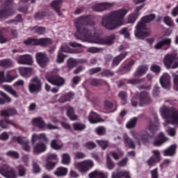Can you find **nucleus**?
I'll return each mask as SVG.
<instances>
[{
  "label": "nucleus",
  "mask_w": 178,
  "mask_h": 178,
  "mask_svg": "<svg viewBox=\"0 0 178 178\" xmlns=\"http://www.w3.org/2000/svg\"><path fill=\"white\" fill-rule=\"evenodd\" d=\"M95 23L90 21L88 16H82L74 19V25L76 29L75 37L79 40H83L92 44L99 45H112L116 38L115 34L106 38L94 37L97 34V29L94 27Z\"/></svg>",
  "instance_id": "nucleus-1"
},
{
  "label": "nucleus",
  "mask_w": 178,
  "mask_h": 178,
  "mask_svg": "<svg viewBox=\"0 0 178 178\" xmlns=\"http://www.w3.org/2000/svg\"><path fill=\"white\" fill-rule=\"evenodd\" d=\"M128 12V10L123 8L113 11L109 15L102 18V25L108 30H115L118 26H123V17L127 15Z\"/></svg>",
  "instance_id": "nucleus-2"
},
{
  "label": "nucleus",
  "mask_w": 178,
  "mask_h": 178,
  "mask_svg": "<svg viewBox=\"0 0 178 178\" xmlns=\"http://www.w3.org/2000/svg\"><path fill=\"white\" fill-rule=\"evenodd\" d=\"M154 19H155L154 14H150L141 18L140 22L136 26L135 35L136 38L143 40L145 37L151 35V30L147 28V24H145L152 22Z\"/></svg>",
  "instance_id": "nucleus-3"
},
{
  "label": "nucleus",
  "mask_w": 178,
  "mask_h": 178,
  "mask_svg": "<svg viewBox=\"0 0 178 178\" xmlns=\"http://www.w3.org/2000/svg\"><path fill=\"white\" fill-rule=\"evenodd\" d=\"M157 129L158 126L150 124L145 131L141 132L140 135L134 131H131V134L135 143H136L138 145H141L142 143H147L149 138H152V137H154V133L156 131Z\"/></svg>",
  "instance_id": "nucleus-4"
},
{
  "label": "nucleus",
  "mask_w": 178,
  "mask_h": 178,
  "mask_svg": "<svg viewBox=\"0 0 178 178\" xmlns=\"http://www.w3.org/2000/svg\"><path fill=\"white\" fill-rule=\"evenodd\" d=\"M160 113L165 119L164 127H166L167 124H178V110L164 106L160 109Z\"/></svg>",
  "instance_id": "nucleus-5"
},
{
  "label": "nucleus",
  "mask_w": 178,
  "mask_h": 178,
  "mask_svg": "<svg viewBox=\"0 0 178 178\" xmlns=\"http://www.w3.org/2000/svg\"><path fill=\"white\" fill-rule=\"evenodd\" d=\"M164 66L167 69H177L178 67V57L176 54H168L164 56L163 60Z\"/></svg>",
  "instance_id": "nucleus-6"
},
{
  "label": "nucleus",
  "mask_w": 178,
  "mask_h": 178,
  "mask_svg": "<svg viewBox=\"0 0 178 178\" xmlns=\"http://www.w3.org/2000/svg\"><path fill=\"white\" fill-rule=\"evenodd\" d=\"M74 166L75 169L80 172V173L86 175L91 168H93L94 161H92V160L87 159L83 161L74 163Z\"/></svg>",
  "instance_id": "nucleus-7"
},
{
  "label": "nucleus",
  "mask_w": 178,
  "mask_h": 178,
  "mask_svg": "<svg viewBox=\"0 0 178 178\" xmlns=\"http://www.w3.org/2000/svg\"><path fill=\"white\" fill-rule=\"evenodd\" d=\"M13 1L12 0H8L4 6L2 7V10L0 11V19H6L9 16H12L13 13H15L13 10Z\"/></svg>",
  "instance_id": "nucleus-8"
},
{
  "label": "nucleus",
  "mask_w": 178,
  "mask_h": 178,
  "mask_svg": "<svg viewBox=\"0 0 178 178\" xmlns=\"http://www.w3.org/2000/svg\"><path fill=\"white\" fill-rule=\"evenodd\" d=\"M24 42L25 45H40V47H47V45L52 44V40L47 38L40 39L29 38Z\"/></svg>",
  "instance_id": "nucleus-9"
},
{
  "label": "nucleus",
  "mask_w": 178,
  "mask_h": 178,
  "mask_svg": "<svg viewBox=\"0 0 178 178\" xmlns=\"http://www.w3.org/2000/svg\"><path fill=\"white\" fill-rule=\"evenodd\" d=\"M0 175L6 178H17V175H16L15 168L10 167L8 165H3L0 168Z\"/></svg>",
  "instance_id": "nucleus-10"
},
{
  "label": "nucleus",
  "mask_w": 178,
  "mask_h": 178,
  "mask_svg": "<svg viewBox=\"0 0 178 178\" xmlns=\"http://www.w3.org/2000/svg\"><path fill=\"white\" fill-rule=\"evenodd\" d=\"M32 83L29 86L30 92H40L41 91V81L38 77L35 76L31 79Z\"/></svg>",
  "instance_id": "nucleus-11"
},
{
  "label": "nucleus",
  "mask_w": 178,
  "mask_h": 178,
  "mask_svg": "<svg viewBox=\"0 0 178 178\" xmlns=\"http://www.w3.org/2000/svg\"><path fill=\"white\" fill-rule=\"evenodd\" d=\"M12 140L22 145V148L24 151L29 152L30 151V146L29 145V140L26 137L13 136Z\"/></svg>",
  "instance_id": "nucleus-12"
},
{
  "label": "nucleus",
  "mask_w": 178,
  "mask_h": 178,
  "mask_svg": "<svg viewBox=\"0 0 178 178\" xmlns=\"http://www.w3.org/2000/svg\"><path fill=\"white\" fill-rule=\"evenodd\" d=\"M35 58L36 62L38 63L40 67H45V66L48 65V62H49L48 57H47V55H45L44 53L40 52L36 54Z\"/></svg>",
  "instance_id": "nucleus-13"
},
{
  "label": "nucleus",
  "mask_w": 178,
  "mask_h": 178,
  "mask_svg": "<svg viewBox=\"0 0 178 178\" xmlns=\"http://www.w3.org/2000/svg\"><path fill=\"white\" fill-rule=\"evenodd\" d=\"M18 72L22 77H24V79H29V77H31L32 74H34V73H35L34 69L26 67H19Z\"/></svg>",
  "instance_id": "nucleus-14"
},
{
  "label": "nucleus",
  "mask_w": 178,
  "mask_h": 178,
  "mask_svg": "<svg viewBox=\"0 0 178 178\" xmlns=\"http://www.w3.org/2000/svg\"><path fill=\"white\" fill-rule=\"evenodd\" d=\"M19 65H33V57L29 54L21 55L18 57Z\"/></svg>",
  "instance_id": "nucleus-15"
},
{
  "label": "nucleus",
  "mask_w": 178,
  "mask_h": 178,
  "mask_svg": "<svg viewBox=\"0 0 178 178\" xmlns=\"http://www.w3.org/2000/svg\"><path fill=\"white\" fill-rule=\"evenodd\" d=\"M112 6H113V4L111 3H101L95 4L92 7V9L95 12H102V10H106V9H111Z\"/></svg>",
  "instance_id": "nucleus-16"
},
{
  "label": "nucleus",
  "mask_w": 178,
  "mask_h": 178,
  "mask_svg": "<svg viewBox=\"0 0 178 178\" xmlns=\"http://www.w3.org/2000/svg\"><path fill=\"white\" fill-rule=\"evenodd\" d=\"M139 102L141 106H143V105H148V104H151V98H149L148 92H142L139 95Z\"/></svg>",
  "instance_id": "nucleus-17"
},
{
  "label": "nucleus",
  "mask_w": 178,
  "mask_h": 178,
  "mask_svg": "<svg viewBox=\"0 0 178 178\" xmlns=\"http://www.w3.org/2000/svg\"><path fill=\"white\" fill-rule=\"evenodd\" d=\"M47 81L53 84V86H63L65 84V79L59 76H55L51 78L47 76Z\"/></svg>",
  "instance_id": "nucleus-18"
},
{
  "label": "nucleus",
  "mask_w": 178,
  "mask_h": 178,
  "mask_svg": "<svg viewBox=\"0 0 178 178\" xmlns=\"http://www.w3.org/2000/svg\"><path fill=\"white\" fill-rule=\"evenodd\" d=\"M31 141L32 144H34L36 141H43V143H47L48 141H49V139L47 138L45 134H34L31 136Z\"/></svg>",
  "instance_id": "nucleus-19"
},
{
  "label": "nucleus",
  "mask_w": 178,
  "mask_h": 178,
  "mask_svg": "<svg viewBox=\"0 0 178 178\" xmlns=\"http://www.w3.org/2000/svg\"><path fill=\"white\" fill-rule=\"evenodd\" d=\"M47 151V145L42 142H38L33 145V154H42Z\"/></svg>",
  "instance_id": "nucleus-20"
},
{
  "label": "nucleus",
  "mask_w": 178,
  "mask_h": 178,
  "mask_svg": "<svg viewBox=\"0 0 178 178\" xmlns=\"http://www.w3.org/2000/svg\"><path fill=\"white\" fill-rule=\"evenodd\" d=\"M160 84L163 88H168L170 86V76H169V74L165 72L160 77Z\"/></svg>",
  "instance_id": "nucleus-21"
},
{
  "label": "nucleus",
  "mask_w": 178,
  "mask_h": 178,
  "mask_svg": "<svg viewBox=\"0 0 178 178\" xmlns=\"http://www.w3.org/2000/svg\"><path fill=\"white\" fill-rule=\"evenodd\" d=\"M172 42V40L170 38L163 39L160 38L158 39L156 44L154 45L155 49H161L163 45H169Z\"/></svg>",
  "instance_id": "nucleus-22"
},
{
  "label": "nucleus",
  "mask_w": 178,
  "mask_h": 178,
  "mask_svg": "<svg viewBox=\"0 0 178 178\" xmlns=\"http://www.w3.org/2000/svg\"><path fill=\"white\" fill-rule=\"evenodd\" d=\"M88 120L90 123H92V124L99 123V122H104V120H102L101 117H99L98 114L92 111L88 115Z\"/></svg>",
  "instance_id": "nucleus-23"
},
{
  "label": "nucleus",
  "mask_w": 178,
  "mask_h": 178,
  "mask_svg": "<svg viewBox=\"0 0 178 178\" xmlns=\"http://www.w3.org/2000/svg\"><path fill=\"white\" fill-rule=\"evenodd\" d=\"M32 123L35 127L40 129V130H44L45 122H44V120H42V118L38 117L36 118H33L32 120Z\"/></svg>",
  "instance_id": "nucleus-24"
},
{
  "label": "nucleus",
  "mask_w": 178,
  "mask_h": 178,
  "mask_svg": "<svg viewBox=\"0 0 178 178\" xmlns=\"http://www.w3.org/2000/svg\"><path fill=\"white\" fill-rule=\"evenodd\" d=\"M63 109H66L67 116H68L70 120H77V115L74 114V109L73 107L67 105Z\"/></svg>",
  "instance_id": "nucleus-25"
},
{
  "label": "nucleus",
  "mask_w": 178,
  "mask_h": 178,
  "mask_svg": "<svg viewBox=\"0 0 178 178\" xmlns=\"http://www.w3.org/2000/svg\"><path fill=\"white\" fill-rule=\"evenodd\" d=\"M60 3H62V0H54L51 3V6L56 12L59 16H62L60 13Z\"/></svg>",
  "instance_id": "nucleus-26"
},
{
  "label": "nucleus",
  "mask_w": 178,
  "mask_h": 178,
  "mask_svg": "<svg viewBox=\"0 0 178 178\" xmlns=\"http://www.w3.org/2000/svg\"><path fill=\"white\" fill-rule=\"evenodd\" d=\"M176 148H177L176 145H172L168 149L163 150L164 156H173V155L176 154Z\"/></svg>",
  "instance_id": "nucleus-27"
},
{
  "label": "nucleus",
  "mask_w": 178,
  "mask_h": 178,
  "mask_svg": "<svg viewBox=\"0 0 178 178\" xmlns=\"http://www.w3.org/2000/svg\"><path fill=\"white\" fill-rule=\"evenodd\" d=\"M130 178V172L129 171H118L116 172H113L111 178Z\"/></svg>",
  "instance_id": "nucleus-28"
},
{
  "label": "nucleus",
  "mask_w": 178,
  "mask_h": 178,
  "mask_svg": "<svg viewBox=\"0 0 178 178\" xmlns=\"http://www.w3.org/2000/svg\"><path fill=\"white\" fill-rule=\"evenodd\" d=\"M89 178H108V175L102 171L95 170L88 175Z\"/></svg>",
  "instance_id": "nucleus-29"
},
{
  "label": "nucleus",
  "mask_w": 178,
  "mask_h": 178,
  "mask_svg": "<svg viewBox=\"0 0 178 178\" xmlns=\"http://www.w3.org/2000/svg\"><path fill=\"white\" fill-rule=\"evenodd\" d=\"M13 126V127H17V125L15 124L13 121L7 119L0 120V127L1 129H9V125Z\"/></svg>",
  "instance_id": "nucleus-30"
},
{
  "label": "nucleus",
  "mask_w": 178,
  "mask_h": 178,
  "mask_svg": "<svg viewBox=\"0 0 178 178\" xmlns=\"http://www.w3.org/2000/svg\"><path fill=\"white\" fill-rule=\"evenodd\" d=\"M123 140L126 147H129V148H131L132 149H134V148H136V145L134 144V142H133L131 138H129V136H127L126 134H124L123 135Z\"/></svg>",
  "instance_id": "nucleus-31"
},
{
  "label": "nucleus",
  "mask_w": 178,
  "mask_h": 178,
  "mask_svg": "<svg viewBox=\"0 0 178 178\" xmlns=\"http://www.w3.org/2000/svg\"><path fill=\"white\" fill-rule=\"evenodd\" d=\"M1 88H3V90L5 91H7V92H9V94L13 95V97H15V98H17V97H19L17 92H16V90L12 88V86L9 85H3L1 86Z\"/></svg>",
  "instance_id": "nucleus-32"
},
{
  "label": "nucleus",
  "mask_w": 178,
  "mask_h": 178,
  "mask_svg": "<svg viewBox=\"0 0 178 178\" xmlns=\"http://www.w3.org/2000/svg\"><path fill=\"white\" fill-rule=\"evenodd\" d=\"M54 175L55 176H57V177L66 176V175H67V168L65 167L58 168L54 172Z\"/></svg>",
  "instance_id": "nucleus-33"
},
{
  "label": "nucleus",
  "mask_w": 178,
  "mask_h": 178,
  "mask_svg": "<svg viewBox=\"0 0 178 178\" xmlns=\"http://www.w3.org/2000/svg\"><path fill=\"white\" fill-rule=\"evenodd\" d=\"M73 97H74L73 93H67L66 95H63V96H61L59 98L58 102H60V104H65V102L72 101V99H73Z\"/></svg>",
  "instance_id": "nucleus-34"
},
{
  "label": "nucleus",
  "mask_w": 178,
  "mask_h": 178,
  "mask_svg": "<svg viewBox=\"0 0 178 178\" xmlns=\"http://www.w3.org/2000/svg\"><path fill=\"white\" fill-rule=\"evenodd\" d=\"M166 138L165 137V135H163L162 133L159 134V140H155L154 144L156 145V147H161L162 144H164L166 142Z\"/></svg>",
  "instance_id": "nucleus-35"
},
{
  "label": "nucleus",
  "mask_w": 178,
  "mask_h": 178,
  "mask_svg": "<svg viewBox=\"0 0 178 178\" xmlns=\"http://www.w3.org/2000/svg\"><path fill=\"white\" fill-rule=\"evenodd\" d=\"M126 56H127V53H122L120 56H118L113 59V65H114V66H118V65H119V63H120Z\"/></svg>",
  "instance_id": "nucleus-36"
},
{
  "label": "nucleus",
  "mask_w": 178,
  "mask_h": 178,
  "mask_svg": "<svg viewBox=\"0 0 178 178\" xmlns=\"http://www.w3.org/2000/svg\"><path fill=\"white\" fill-rule=\"evenodd\" d=\"M50 147L53 148V149H62V148H63V143H58V140H52L50 143Z\"/></svg>",
  "instance_id": "nucleus-37"
},
{
  "label": "nucleus",
  "mask_w": 178,
  "mask_h": 178,
  "mask_svg": "<svg viewBox=\"0 0 178 178\" xmlns=\"http://www.w3.org/2000/svg\"><path fill=\"white\" fill-rule=\"evenodd\" d=\"M148 70V65H141L136 70L137 76H143Z\"/></svg>",
  "instance_id": "nucleus-38"
},
{
  "label": "nucleus",
  "mask_w": 178,
  "mask_h": 178,
  "mask_svg": "<svg viewBox=\"0 0 178 178\" xmlns=\"http://www.w3.org/2000/svg\"><path fill=\"white\" fill-rule=\"evenodd\" d=\"M0 66L1 67H10V66H13V62L10 59H3L0 60Z\"/></svg>",
  "instance_id": "nucleus-39"
},
{
  "label": "nucleus",
  "mask_w": 178,
  "mask_h": 178,
  "mask_svg": "<svg viewBox=\"0 0 178 178\" xmlns=\"http://www.w3.org/2000/svg\"><path fill=\"white\" fill-rule=\"evenodd\" d=\"M72 127L76 131H83L86 129V125L83 123L76 122L72 124Z\"/></svg>",
  "instance_id": "nucleus-40"
},
{
  "label": "nucleus",
  "mask_w": 178,
  "mask_h": 178,
  "mask_svg": "<svg viewBox=\"0 0 178 178\" xmlns=\"http://www.w3.org/2000/svg\"><path fill=\"white\" fill-rule=\"evenodd\" d=\"M70 156L68 154H62L61 162L63 165H70Z\"/></svg>",
  "instance_id": "nucleus-41"
},
{
  "label": "nucleus",
  "mask_w": 178,
  "mask_h": 178,
  "mask_svg": "<svg viewBox=\"0 0 178 178\" xmlns=\"http://www.w3.org/2000/svg\"><path fill=\"white\" fill-rule=\"evenodd\" d=\"M16 77H17V76H13L10 75V72H8L4 76L3 83H12V81H13V80H15V79H16Z\"/></svg>",
  "instance_id": "nucleus-42"
},
{
  "label": "nucleus",
  "mask_w": 178,
  "mask_h": 178,
  "mask_svg": "<svg viewBox=\"0 0 178 178\" xmlns=\"http://www.w3.org/2000/svg\"><path fill=\"white\" fill-rule=\"evenodd\" d=\"M17 169L18 170V176H19V177H24V176H26V172H27V170L24 166L19 165Z\"/></svg>",
  "instance_id": "nucleus-43"
},
{
  "label": "nucleus",
  "mask_w": 178,
  "mask_h": 178,
  "mask_svg": "<svg viewBox=\"0 0 178 178\" xmlns=\"http://www.w3.org/2000/svg\"><path fill=\"white\" fill-rule=\"evenodd\" d=\"M106 165L109 170H112V169L115 168V163L111 160L108 154L106 155Z\"/></svg>",
  "instance_id": "nucleus-44"
},
{
  "label": "nucleus",
  "mask_w": 178,
  "mask_h": 178,
  "mask_svg": "<svg viewBox=\"0 0 178 178\" xmlns=\"http://www.w3.org/2000/svg\"><path fill=\"white\" fill-rule=\"evenodd\" d=\"M118 97L122 99V104L126 105V102H127V93L124 91H121L118 93Z\"/></svg>",
  "instance_id": "nucleus-45"
},
{
  "label": "nucleus",
  "mask_w": 178,
  "mask_h": 178,
  "mask_svg": "<svg viewBox=\"0 0 178 178\" xmlns=\"http://www.w3.org/2000/svg\"><path fill=\"white\" fill-rule=\"evenodd\" d=\"M32 30L34 33L39 35H42L45 33V28L41 26H35Z\"/></svg>",
  "instance_id": "nucleus-46"
},
{
  "label": "nucleus",
  "mask_w": 178,
  "mask_h": 178,
  "mask_svg": "<svg viewBox=\"0 0 178 178\" xmlns=\"http://www.w3.org/2000/svg\"><path fill=\"white\" fill-rule=\"evenodd\" d=\"M62 52L63 51L61 50L58 51L56 59L57 63H63V60H65V57L66 56V55L63 54V53Z\"/></svg>",
  "instance_id": "nucleus-47"
},
{
  "label": "nucleus",
  "mask_w": 178,
  "mask_h": 178,
  "mask_svg": "<svg viewBox=\"0 0 178 178\" xmlns=\"http://www.w3.org/2000/svg\"><path fill=\"white\" fill-rule=\"evenodd\" d=\"M6 155L7 156H10V158H14L15 159H19V153H17V152L10 150L6 153Z\"/></svg>",
  "instance_id": "nucleus-48"
},
{
  "label": "nucleus",
  "mask_w": 178,
  "mask_h": 178,
  "mask_svg": "<svg viewBox=\"0 0 178 178\" xmlns=\"http://www.w3.org/2000/svg\"><path fill=\"white\" fill-rule=\"evenodd\" d=\"M137 123V118H134L130 121H129L127 124V129H133V127H136V124Z\"/></svg>",
  "instance_id": "nucleus-49"
},
{
  "label": "nucleus",
  "mask_w": 178,
  "mask_h": 178,
  "mask_svg": "<svg viewBox=\"0 0 178 178\" xmlns=\"http://www.w3.org/2000/svg\"><path fill=\"white\" fill-rule=\"evenodd\" d=\"M163 22L165 24H166L167 26H169L170 27H173V26H175V24L173 23V20L169 16L165 17L163 19Z\"/></svg>",
  "instance_id": "nucleus-50"
},
{
  "label": "nucleus",
  "mask_w": 178,
  "mask_h": 178,
  "mask_svg": "<svg viewBox=\"0 0 178 178\" xmlns=\"http://www.w3.org/2000/svg\"><path fill=\"white\" fill-rule=\"evenodd\" d=\"M120 34L124 35V38L130 40V33L127 31V28H123L120 31Z\"/></svg>",
  "instance_id": "nucleus-51"
},
{
  "label": "nucleus",
  "mask_w": 178,
  "mask_h": 178,
  "mask_svg": "<svg viewBox=\"0 0 178 178\" xmlns=\"http://www.w3.org/2000/svg\"><path fill=\"white\" fill-rule=\"evenodd\" d=\"M77 60L74 58H70L67 61V66L70 69H73L76 65H77Z\"/></svg>",
  "instance_id": "nucleus-52"
},
{
  "label": "nucleus",
  "mask_w": 178,
  "mask_h": 178,
  "mask_svg": "<svg viewBox=\"0 0 178 178\" xmlns=\"http://www.w3.org/2000/svg\"><path fill=\"white\" fill-rule=\"evenodd\" d=\"M152 154H153L152 157H154V159L159 161V162L161 161V152H159V150H152Z\"/></svg>",
  "instance_id": "nucleus-53"
},
{
  "label": "nucleus",
  "mask_w": 178,
  "mask_h": 178,
  "mask_svg": "<svg viewBox=\"0 0 178 178\" xmlns=\"http://www.w3.org/2000/svg\"><path fill=\"white\" fill-rule=\"evenodd\" d=\"M111 156H113L114 159H115V161H118V159H119L120 156H123V152L118 149V154L115 152H113L111 153Z\"/></svg>",
  "instance_id": "nucleus-54"
},
{
  "label": "nucleus",
  "mask_w": 178,
  "mask_h": 178,
  "mask_svg": "<svg viewBox=\"0 0 178 178\" xmlns=\"http://www.w3.org/2000/svg\"><path fill=\"white\" fill-rule=\"evenodd\" d=\"M0 95L1 97H3V99L4 100V102H12V98L8 96L5 92L0 90Z\"/></svg>",
  "instance_id": "nucleus-55"
},
{
  "label": "nucleus",
  "mask_w": 178,
  "mask_h": 178,
  "mask_svg": "<svg viewBox=\"0 0 178 178\" xmlns=\"http://www.w3.org/2000/svg\"><path fill=\"white\" fill-rule=\"evenodd\" d=\"M159 162L158 160H156L155 157H150L147 161V164L148 166H154L155 163H158Z\"/></svg>",
  "instance_id": "nucleus-56"
},
{
  "label": "nucleus",
  "mask_w": 178,
  "mask_h": 178,
  "mask_svg": "<svg viewBox=\"0 0 178 178\" xmlns=\"http://www.w3.org/2000/svg\"><path fill=\"white\" fill-rule=\"evenodd\" d=\"M137 19H138V16L136 15V14H130L128 17V23H134Z\"/></svg>",
  "instance_id": "nucleus-57"
},
{
  "label": "nucleus",
  "mask_w": 178,
  "mask_h": 178,
  "mask_svg": "<svg viewBox=\"0 0 178 178\" xmlns=\"http://www.w3.org/2000/svg\"><path fill=\"white\" fill-rule=\"evenodd\" d=\"M83 147H84V148H87V149H94V148H95V143L92 142H88L83 144Z\"/></svg>",
  "instance_id": "nucleus-58"
},
{
  "label": "nucleus",
  "mask_w": 178,
  "mask_h": 178,
  "mask_svg": "<svg viewBox=\"0 0 178 178\" xmlns=\"http://www.w3.org/2000/svg\"><path fill=\"white\" fill-rule=\"evenodd\" d=\"M97 143L99 144V145H100V147H102L103 149H106V147L108 145V143L106 140H97Z\"/></svg>",
  "instance_id": "nucleus-59"
},
{
  "label": "nucleus",
  "mask_w": 178,
  "mask_h": 178,
  "mask_svg": "<svg viewBox=\"0 0 178 178\" xmlns=\"http://www.w3.org/2000/svg\"><path fill=\"white\" fill-rule=\"evenodd\" d=\"M56 129H58V127L53 125L52 124H44V128H43V130H55Z\"/></svg>",
  "instance_id": "nucleus-60"
},
{
  "label": "nucleus",
  "mask_w": 178,
  "mask_h": 178,
  "mask_svg": "<svg viewBox=\"0 0 178 178\" xmlns=\"http://www.w3.org/2000/svg\"><path fill=\"white\" fill-rule=\"evenodd\" d=\"M56 163L54 162H51V161H47L46 163V169L47 170H52V169H54V168H55L56 166Z\"/></svg>",
  "instance_id": "nucleus-61"
},
{
  "label": "nucleus",
  "mask_w": 178,
  "mask_h": 178,
  "mask_svg": "<svg viewBox=\"0 0 178 178\" xmlns=\"http://www.w3.org/2000/svg\"><path fill=\"white\" fill-rule=\"evenodd\" d=\"M59 51H61V52H70V47H69V45H67V44L64 43L61 46Z\"/></svg>",
  "instance_id": "nucleus-62"
},
{
  "label": "nucleus",
  "mask_w": 178,
  "mask_h": 178,
  "mask_svg": "<svg viewBox=\"0 0 178 178\" xmlns=\"http://www.w3.org/2000/svg\"><path fill=\"white\" fill-rule=\"evenodd\" d=\"M8 139H9V133L3 132L1 134H0V140L1 141H6Z\"/></svg>",
  "instance_id": "nucleus-63"
},
{
  "label": "nucleus",
  "mask_w": 178,
  "mask_h": 178,
  "mask_svg": "<svg viewBox=\"0 0 178 178\" xmlns=\"http://www.w3.org/2000/svg\"><path fill=\"white\" fill-rule=\"evenodd\" d=\"M171 15L173 16V17L178 16V4L174 8H172L171 10Z\"/></svg>",
  "instance_id": "nucleus-64"
}]
</instances>
